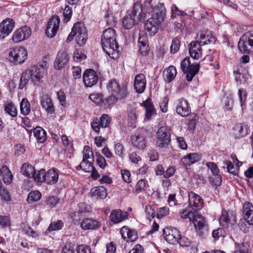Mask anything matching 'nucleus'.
I'll use <instances>...</instances> for the list:
<instances>
[{
	"instance_id": "obj_29",
	"label": "nucleus",
	"mask_w": 253,
	"mask_h": 253,
	"mask_svg": "<svg viewBox=\"0 0 253 253\" xmlns=\"http://www.w3.org/2000/svg\"><path fill=\"white\" fill-rule=\"evenodd\" d=\"M91 197L104 199L107 196V189L104 186H97L91 189L89 192Z\"/></svg>"
},
{
	"instance_id": "obj_32",
	"label": "nucleus",
	"mask_w": 253,
	"mask_h": 253,
	"mask_svg": "<svg viewBox=\"0 0 253 253\" xmlns=\"http://www.w3.org/2000/svg\"><path fill=\"white\" fill-rule=\"evenodd\" d=\"M132 145L138 149H143L146 147V141L144 136L138 134L134 135L131 138Z\"/></svg>"
},
{
	"instance_id": "obj_16",
	"label": "nucleus",
	"mask_w": 253,
	"mask_h": 253,
	"mask_svg": "<svg viewBox=\"0 0 253 253\" xmlns=\"http://www.w3.org/2000/svg\"><path fill=\"white\" fill-rule=\"evenodd\" d=\"M15 25L13 19L7 18L0 23V38L3 39L13 30Z\"/></svg>"
},
{
	"instance_id": "obj_25",
	"label": "nucleus",
	"mask_w": 253,
	"mask_h": 253,
	"mask_svg": "<svg viewBox=\"0 0 253 253\" xmlns=\"http://www.w3.org/2000/svg\"><path fill=\"white\" fill-rule=\"evenodd\" d=\"M68 55L65 51L59 52L54 61V68L56 69L64 68L68 62Z\"/></svg>"
},
{
	"instance_id": "obj_4",
	"label": "nucleus",
	"mask_w": 253,
	"mask_h": 253,
	"mask_svg": "<svg viewBox=\"0 0 253 253\" xmlns=\"http://www.w3.org/2000/svg\"><path fill=\"white\" fill-rule=\"evenodd\" d=\"M107 87L109 91L113 93L118 100L125 99L128 94L126 85H121L117 80H110Z\"/></svg>"
},
{
	"instance_id": "obj_22",
	"label": "nucleus",
	"mask_w": 253,
	"mask_h": 253,
	"mask_svg": "<svg viewBox=\"0 0 253 253\" xmlns=\"http://www.w3.org/2000/svg\"><path fill=\"white\" fill-rule=\"evenodd\" d=\"M162 21L152 16L145 23V29L151 35H155L158 31L159 25Z\"/></svg>"
},
{
	"instance_id": "obj_36",
	"label": "nucleus",
	"mask_w": 253,
	"mask_h": 253,
	"mask_svg": "<svg viewBox=\"0 0 253 253\" xmlns=\"http://www.w3.org/2000/svg\"><path fill=\"white\" fill-rule=\"evenodd\" d=\"M0 175L5 183H10L12 179V174L9 169L5 166H3L0 169Z\"/></svg>"
},
{
	"instance_id": "obj_17",
	"label": "nucleus",
	"mask_w": 253,
	"mask_h": 253,
	"mask_svg": "<svg viewBox=\"0 0 253 253\" xmlns=\"http://www.w3.org/2000/svg\"><path fill=\"white\" fill-rule=\"evenodd\" d=\"M196 41L202 45L214 44L215 42V38L210 32L201 31L197 34Z\"/></svg>"
},
{
	"instance_id": "obj_42",
	"label": "nucleus",
	"mask_w": 253,
	"mask_h": 253,
	"mask_svg": "<svg viewBox=\"0 0 253 253\" xmlns=\"http://www.w3.org/2000/svg\"><path fill=\"white\" fill-rule=\"evenodd\" d=\"M20 111L23 115H27L30 112V104L26 98L22 99L20 103Z\"/></svg>"
},
{
	"instance_id": "obj_41",
	"label": "nucleus",
	"mask_w": 253,
	"mask_h": 253,
	"mask_svg": "<svg viewBox=\"0 0 253 253\" xmlns=\"http://www.w3.org/2000/svg\"><path fill=\"white\" fill-rule=\"evenodd\" d=\"M118 100L115 96L111 93L109 96L103 99V104L105 108H109L114 105Z\"/></svg>"
},
{
	"instance_id": "obj_50",
	"label": "nucleus",
	"mask_w": 253,
	"mask_h": 253,
	"mask_svg": "<svg viewBox=\"0 0 253 253\" xmlns=\"http://www.w3.org/2000/svg\"><path fill=\"white\" fill-rule=\"evenodd\" d=\"M144 212L146 218L149 220L151 221L155 216V213L154 209L152 206L147 205L145 206L144 209Z\"/></svg>"
},
{
	"instance_id": "obj_30",
	"label": "nucleus",
	"mask_w": 253,
	"mask_h": 253,
	"mask_svg": "<svg viewBox=\"0 0 253 253\" xmlns=\"http://www.w3.org/2000/svg\"><path fill=\"white\" fill-rule=\"evenodd\" d=\"M142 4L140 2H137L133 4L131 13L129 14L139 21L143 20L145 17V13L142 12Z\"/></svg>"
},
{
	"instance_id": "obj_64",
	"label": "nucleus",
	"mask_w": 253,
	"mask_h": 253,
	"mask_svg": "<svg viewBox=\"0 0 253 253\" xmlns=\"http://www.w3.org/2000/svg\"><path fill=\"white\" fill-rule=\"evenodd\" d=\"M77 253H90V248L85 245H80L77 247Z\"/></svg>"
},
{
	"instance_id": "obj_49",
	"label": "nucleus",
	"mask_w": 253,
	"mask_h": 253,
	"mask_svg": "<svg viewBox=\"0 0 253 253\" xmlns=\"http://www.w3.org/2000/svg\"><path fill=\"white\" fill-rule=\"evenodd\" d=\"M103 95L102 93H96L90 94L89 99L93 103L97 104H103Z\"/></svg>"
},
{
	"instance_id": "obj_33",
	"label": "nucleus",
	"mask_w": 253,
	"mask_h": 253,
	"mask_svg": "<svg viewBox=\"0 0 253 253\" xmlns=\"http://www.w3.org/2000/svg\"><path fill=\"white\" fill-rule=\"evenodd\" d=\"M166 8L163 3H159L155 8H154L152 16L163 21L166 14Z\"/></svg>"
},
{
	"instance_id": "obj_21",
	"label": "nucleus",
	"mask_w": 253,
	"mask_h": 253,
	"mask_svg": "<svg viewBox=\"0 0 253 253\" xmlns=\"http://www.w3.org/2000/svg\"><path fill=\"white\" fill-rule=\"evenodd\" d=\"M120 233L122 238L126 242H133L137 238V232L134 230L129 229L126 226L122 227Z\"/></svg>"
},
{
	"instance_id": "obj_7",
	"label": "nucleus",
	"mask_w": 253,
	"mask_h": 253,
	"mask_svg": "<svg viewBox=\"0 0 253 253\" xmlns=\"http://www.w3.org/2000/svg\"><path fill=\"white\" fill-rule=\"evenodd\" d=\"M238 47L243 53L249 54L253 49V32H248L241 36Z\"/></svg>"
},
{
	"instance_id": "obj_54",
	"label": "nucleus",
	"mask_w": 253,
	"mask_h": 253,
	"mask_svg": "<svg viewBox=\"0 0 253 253\" xmlns=\"http://www.w3.org/2000/svg\"><path fill=\"white\" fill-rule=\"evenodd\" d=\"M86 58V55L84 54L82 50L77 49L74 53L73 59L76 62H81Z\"/></svg>"
},
{
	"instance_id": "obj_19",
	"label": "nucleus",
	"mask_w": 253,
	"mask_h": 253,
	"mask_svg": "<svg viewBox=\"0 0 253 253\" xmlns=\"http://www.w3.org/2000/svg\"><path fill=\"white\" fill-rule=\"evenodd\" d=\"M128 217V213L121 210H113L109 216L110 221L114 224L122 222Z\"/></svg>"
},
{
	"instance_id": "obj_52",
	"label": "nucleus",
	"mask_w": 253,
	"mask_h": 253,
	"mask_svg": "<svg viewBox=\"0 0 253 253\" xmlns=\"http://www.w3.org/2000/svg\"><path fill=\"white\" fill-rule=\"evenodd\" d=\"M63 222L58 220L57 221L51 222L47 228V230L49 231H53L55 230H60L63 226Z\"/></svg>"
},
{
	"instance_id": "obj_45",
	"label": "nucleus",
	"mask_w": 253,
	"mask_h": 253,
	"mask_svg": "<svg viewBox=\"0 0 253 253\" xmlns=\"http://www.w3.org/2000/svg\"><path fill=\"white\" fill-rule=\"evenodd\" d=\"M4 111L12 117H15L17 115V109L12 103H8L5 105Z\"/></svg>"
},
{
	"instance_id": "obj_31",
	"label": "nucleus",
	"mask_w": 253,
	"mask_h": 253,
	"mask_svg": "<svg viewBox=\"0 0 253 253\" xmlns=\"http://www.w3.org/2000/svg\"><path fill=\"white\" fill-rule=\"evenodd\" d=\"M234 134L236 138H239L247 135L249 133V127L244 124L236 125L234 128Z\"/></svg>"
},
{
	"instance_id": "obj_9",
	"label": "nucleus",
	"mask_w": 253,
	"mask_h": 253,
	"mask_svg": "<svg viewBox=\"0 0 253 253\" xmlns=\"http://www.w3.org/2000/svg\"><path fill=\"white\" fill-rule=\"evenodd\" d=\"M237 223L236 213L233 211L222 210L219 218V223L224 228H231Z\"/></svg>"
},
{
	"instance_id": "obj_20",
	"label": "nucleus",
	"mask_w": 253,
	"mask_h": 253,
	"mask_svg": "<svg viewBox=\"0 0 253 253\" xmlns=\"http://www.w3.org/2000/svg\"><path fill=\"white\" fill-rule=\"evenodd\" d=\"M41 105L47 114L54 113V107L51 98L47 94H43L41 97Z\"/></svg>"
},
{
	"instance_id": "obj_12",
	"label": "nucleus",
	"mask_w": 253,
	"mask_h": 253,
	"mask_svg": "<svg viewBox=\"0 0 253 253\" xmlns=\"http://www.w3.org/2000/svg\"><path fill=\"white\" fill-rule=\"evenodd\" d=\"M203 200L198 195L193 192L189 193V205L185 209H192V211L200 210L203 207Z\"/></svg>"
},
{
	"instance_id": "obj_38",
	"label": "nucleus",
	"mask_w": 253,
	"mask_h": 253,
	"mask_svg": "<svg viewBox=\"0 0 253 253\" xmlns=\"http://www.w3.org/2000/svg\"><path fill=\"white\" fill-rule=\"evenodd\" d=\"M136 19L132 17L131 14L125 16L122 20L123 27L127 29H131L135 24Z\"/></svg>"
},
{
	"instance_id": "obj_63",
	"label": "nucleus",
	"mask_w": 253,
	"mask_h": 253,
	"mask_svg": "<svg viewBox=\"0 0 253 253\" xmlns=\"http://www.w3.org/2000/svg\"><path fill=\"white\" fill-rule=\"evenodd\" d=\"M212 235L214 239L216 240L220 237H224L226 234L225 231L222 228H218L212 231Z\"/></svg>"
},
{
	"instance_id": "obj_35",
	"label": "nucleus",
	"mask_w": 253,
	"mask_h": 253,
	"mask_svg": "<svg viewBox=\"0 0 253 253\" xmlns=\"http://www.w3.org/2000/svg\"><path fill=\"white\" fill-rule=\"evenodd\" d=\"M33 133L40 143H43L46 140V132L42 127L37 126L34 129Z\"/></svg>"
},
{
	"instance_id": "obj_58",
	"label": "nucleus",
	"mask_w": 253,
	"mask_h": 253,
	"mask_svg": "<svg viewBox=\"0 0 253 253\" xmlns=\"http://www.w3.org/2000/svg\"><path fill=\"white\" fill-rule=\"evenodd\" d=\"M224 164L226 166L227 170L230 173L236 174L237 173V169L234 167L232 163L230 161H224Z\"/></svg>"
},
{
	"instance_id": "obj_57",
	"label": "nucleus",
	"mask_w": 253,
	"mask_h": 253,
	"mask_svg": "<svg viewBox=\"0 0 253 253\" xmlns=\"http://www.w3.org/2000/svg\"><path fill=\"white\" fill-rule=\"evenodd\" d=\"M96 163L98 166L101 169H104L106 165V162L105 158L99 153H96Z\"/></svg>"
},
{
	"instance_id": "obj_27",
	"label": "nucleus",
	"mask_w": 253,
	"mask_h": 253,
	"mask_svg": "<svg viewBox=\"0 0 253 253\" xmlns=\"http://www.w3.org/2000/svg\"><path fill=\"white\" fill-rule=\"evenodd\" d=\"M243 208L245 219L249 225H253V205L251 203L246 202Z\"/></svg>"
},
{
	"instance_id": "obj_44",
	"label": "nucleus",
	"mask_w": 253,
	"mask_h": 253,
	"mask_svg": "<svg viewBox=\"0 0 253 253\" xmlns=\"http://www.w3.org/2000/svg\"><path fill=\"white\" fill-rule=\"evenodd\" d=\"M176 74V70L173 66H170L163 72V75L167 79H174Z\"/></svg>"
},
{
	"instance_id": "obj_10",
	"label": "nucleus",
	"mask_w": 253,
	"mask_h": 253,
	"mask_svg": "<svg viewBox=\"0 0 253 253\" xmlns=\"http://www.w3.org/2000/svg\"><path fill=\"white\" fill-rule=\"evenodd\" d=\"M180 68L186 74L187 79H192L199 72V65L197 64H191L189 58H185L181 62Z\"/></svg>"
},
{
	"instance_id": "obj_60",
	"label": "nucleus",
	"mask_w": 253,
	"mask_h": 253,
	"mask_svg": "<svg viewBox=\"0 0 253 253\" xmlns=\"http://www.w3.org/2000/svg\"><path fill=\"white\" fill-rule=\"evenodd\" d=\"M210 182L214 186H218L221 184L222 178L220 175H213L210 178Z\"/></svg>"
},
{
	"instance_id": "obj_3",
	"label": "nucleus",
	"mask_w": 253,
	"mask_h": 253,
	"mask_svg": "<svg viewBox=\"0 0 253 253\" xmlns=\"http://www.w3.org/2000/svg\"><path fill=\"white\" fill-rule=\"evenodd\" d=\"M76 36V40L80 45H84L87 40L86 30L83 24L80 22L74 24L72 31L67 39V42H71Z\"/></svg>"
},
{
	"instance_id": "obj_26",
	"label": "nucleus",
	"mask_w": 253,
	"mask_h": 253,
	"mask_svg": "<svg viewBox=\"0 0 253 253\" xmlns=\"http://www.w3.org/2000/svg\"><path fill=\"white\" fill-rule=\"evenodd\" d=\"M198 42H192L189 45V51L191 57L193 59H198L202 55L201 46Z\"/></svg>"
},
{
	"instance_id": "obj_62",
	"label": "nucleus",
	"mask_w": 253,
	"mask_h": 253,
	"mask_svg": "<svg viewBox=\"0 0 253 253\" xmlns=\"http://www.w3.org/2000/svg\"><path fill=\"white\" fill-rule=\"evenodd\" d=\"M169 212V209L168 207H164L160 208L157 213L156 216L158 218H161L163 217L166 216Z\"/></svg>"
},
{
	"instance_id": "obj_2",
	"label": "nucleus",
	"mask_w": 253,
	"mask_h": 253,
	"mask_svg": "<svg viewBox=\"0 0 253 253\" xmlns=\"http://www.w3.org/2000/svg\"><path fill=\"white\" fill-rule=\"evenodd\" d=\"M179 215L181 218H188L190 222L193 224L197 231L208 230L204 217L198 213V211H192V209H183L179 211Z\"/></svg>"
},
{
	"instance_id": "obj_23",
	"label": "nucleus",
	"mask_w": 253,
	"mask_h": 253,
	"mask_svg": "<svg viewBox=\"0 0 253 253\" xmlns=\"http://www.w3.org/2000/svg\"><path fill=\"white\" fill-rule=\"evenodd\" d=\"M58 170L55 169H50L45 171L44 183L47 185H52L55 184L58 181Z\"/></svg>"
},
{
	"instance_id": "obj_34",
	"label": "nucleus",
	"mask_w": 253,
	"mask_h": 253,
	"mask_svg": "<svg viewBox=\"0 0 253 253\" xmlns=\"http://www.w3.org/2000/svg\"><path fill=\"white\" fill-rule=\"evenodd\" d=\"M143 104L146 110V118L147 120H149L155 113V109L151 99L148 98L146 101L143 102Z\"/></svg>"
},
{
	"instance_id": "obj_55",
	"label": "nucleus",
	"mask_w": 253,
	"mask_h": 253,
	"mask_svg": "<svg viewBox=\"0 0 253 253\" xmlns=\"http://www.w3.org/2000/svg\"><path fill=\"white\" fill-rule=\"evenodd\" d=\"M180 41V40L177 38H174L172 42L171 45L170 46V51L172 53H175L177 52L179 49Z\"/></svg>"
},
{
	"instance_id": "obj_53",
	"label": "nucleus",
	"mask_w": 253,
	"mask_h": 253,
	"mask_svg": "<svg viewBox=\"0 0 253 253\" xmlns=\"http://www.w3.org/2000/svg\"><path fill=\"white\" fill-rule=\"evenodd\" d=\"M45 170L44 169H42L38 171V172L36 171L34 173V175L33 177L35 180L39 182H44V177L45 176Z\"/></svg>"
},
{
	"instance_id": "obj_47",
	"label": "nucleus",
	"mask_w": 253,
	"mask_h": 253,
	"mask_svg": "<svg viewBox=\"0 0 253 253\" xmlns=\"http://www.w3.org/2000/svg\"><path fill=\"white\" fill-rule=\"evenodd\" d=\"M42 197L41 193L38 191H33L30 192L27 199L29 203H32L39 201Z\"/></svg>"
},
{
	"instance_id": "obj_43",
	"label": "nucleus",
	"mask_w": 253,
	"mask_h": 253,
	"mask_svg": "<svg viewBox=\"0 0 253 253\" xmlns=\"http://www.w3.org/2000/svg\"><path fill=\"white\" fill-rule=\"evenodd\" d=\"M93 162L83 160L80 165L77 167L78 169H81L85 172H90L93 168Z\"/></svg>"
},
{
	"instance_id": "obj_18",
	"label": "nucleus",
	"mask_w": 253,
	"mask_h": 253,
	"mask_svg": "<svg viewBox=\"0 0 253 253\" xmlns=\"http://www.w3.org/2000/svg\"><path fill=\"white\" fill-rule=\"evenodd\" d=\"M177 113L182 117H186L191 113V108L188 102L183 98L177 101L176 108Z\"/></svg>"
},
{
	"instance_id": "obj_28",
	"label": "nucleus",
	"mask_w": 253,
	"mask_h": 253,
	"mask_svg": "<svg viewBox=\"0 0 253 253\" xmlns=\"http://www.w3.org/2000/svg\"><path fill=\"white\" fill-rule=\"evenodd\" d=\"M99 222L91 218H84L81 223V227L84 230L95 229L100 226Z\"/></svg>"
},
{
	"instance_id": "obj_39",
	"label": "nucleus",
	"mask_w": 253,
	"mask_h": 253,
	"mask_svg": "<svg viewBox=\"0 0 253 253\" xmlns=\"http://www.w3.org/2000/svg\"><path fill=\"white\" fill-rule=\"evenodd\" d=\"M138 46L140 53L143 55L147 54L149 51V47L145 38L139 37L138 42Z\"/></svg>"
},
{
	"instance_id": "obj_6",
	"label": "nucleus",
	"mask_w": 253,
	"mask_h": 253,
	"mask_svg": "<svg viewBox=\"0 0 253 253\" xmlns=\"http://www.w3.org/2000/svg\"><path fill=\"white\" fill-rule=\"evenodd\" d=\"M47 78V70L42 66H33L24 71L20 79H41Z\"/></svg>"
},
{
	"instance_id": "obj_40",
	"label": "nucleus",
	"mask_w": 253,
	"mask_h": 253,
	"mask_svg": "<svg viewBox=\"0 0 253 253\" xmlns=\"http://www.w3.org/2000/svg\"><path fill=\"white\" fill-rule=\"evenodd\" d=\"M83 160L89 161L90 162L94 161V156L92 150L89 146L85 145L83 151Z\"/></svg>"
},
{
	"instance_id": "obj_48",
	"label": "nucleus",
	"mask_w": 253,
	"mask_h": 253,
	"mask_svg": "<svg viewBox=\"0 0 253 253\" xmlns=\"http://www.w3.org/2000/svg\"><path fill=\"white\" fill-rule=\"evenodd\" d=\"M233 95L232 93H229L224 100L225 110L227 111H231L233 106Z\"/></svg>"
},
{
	"instance_id": "obj_46",
	"label": "nucleus",
	"mask_w": 253,
	"mask_h": 253,
	"mask_svg": "<svg viewBox=\"0 0 253 253\" xmlns=\"http://www.w3.org/2000/svg\"><path fill=\"white\" fill-rule=\"evenodd\" d=\"M146 80H134V87L138 93H142L146 87Z\"/></svg>"
},
{
	"instance_id": "obj_11",
	"label": "nucleus",
	"mask_w": 253,
	"mask_h": 253,
	"mask_svg": "<svg viewBox=\"0 0 253 253\" xmlns=\"http://www.w3.org/2000/svg\"><path fill=\"white\" fill-rule=\"evenodd\" d=\"M110 118L108 115L104 114L100 119L94 117L91 119L90 125L93 130L97 134L100 132V128H106L109 126L110 123Z\"/></svg>"
},
{
	"instance_id": "obj_59",
	"label": "nucleus",
	"mask_w": 253,
	"mask_h": 253,
	"mask_svg": "<svg viewBox=\"0 0 253 253\" xmlns=\"http://www.w3.org/2000/svg\"><path fill=\"white\" fill-rule=\"evenodd\" d=\"M61 253H75L74 245L70 242L66 243L63 247Z\"/></svg>"
},
{
	"instance_id": "obj_51",
	"label": "nucleus",
	"mask_w": 253,
	"mask_h": 253,
	"mask_svg": "<svg viewBox=\"0 0 253 253\" xmlns=\"http://www.w3.org/2000/svg\"><path fill=\"white\" fill-rule=\"evenodd\" d=\"M83 79L87 78L88 79H98L100 77L94 70L91 69H86L83 75Z\"/></svg>"
},
{
	"instance_id": "obj_13",
	"label": "nucleus",
	"mask_w": 253,
	"mask_h": 253,
	"mask_svg": "<svg viewBox=\"0 0 253 253\" xmlns=\"http://www.w3.org/2000/svg\"><path fill=\"white\" fill-rule=\"evenodd\" d=\"M31 35V30L28 26H23L16 30L13 34L12 40L18 43L28 39Z\"/></svg>"
},
{
	"instance_id": "obj_15",
	"label": "nucleus",
	"mask_w": 253,
	"mask_h": 253,
	"mask_svg": "<svg viewBox=\"0 0 253 253\" xmlns=\"http://www.w3.org/2000/svg\"><path fill=\"white\" fill-rule=\"evenodd\" d=\"M59 23L60 18L58 16H53L50 18L45 31V34L47 37L52 38L56 35L59 29Z\"/></svg>"
},
{
	"instance_id": "obj_24",
	"label": "nucleus",
	"mask_w": 253,
	"mask_h": 253,
	"mask_svg": "<svg viewBox=\"0 0 253 253\" xmlns=\"http://www.w3.org/2000/svg\"><path fill=\"white\" fill-rule=\"evenodd\" d=\"M201 159V155L196 153H189L181 159V163L184 166H190Z\"/></svg>"
},
{
	"instance_id": "obj_37",
	"label": "nucleus",
	"mask_w": 253,
	"mask_h": 253,
	"mask_svg": "<svg viewBox=\"0 0 253 253\" xmlns=\"http://www.w3.org/2000/svg\"><path fill=\"white\" fill-rule=\"evenodd\" d=\"M35 169L31 164L28 163L24 164L21 168V172L23 175L28 177H31L34 175Z\"/></svg>"
},
{
	"instance_id": "obj_5",
	"label": "nucleus",
	"mask_w": 253,
	"mask_h": 253,
	"mask_svg": "<svg viewBox=\"0 0 253 253\" xmlns=\"http://www.w3.org/2000/svg\"><path fill=\"white\" fill-rule=\"evenodd\" d=\"M27 54L26 48L23 47L17 46L11 48L8 52V60L14 64H21L27 58Z\"/></svg>"
},
{
	"instance_id": "obj_8",
	"label": "nucleus",
	"mask_w": 253,
	"mask_h": 253,
	"mask_svg": "<svg viewBox=\"0 0 253 253\" xmlns=\"http://www.w3.org/2000/svg\"><path fill=\"white\" fill-rule=\"evenodd\" d=\"M156 144L159 148H166L170 141L169 129L165 126L160 127L156 133Z\"/></svg>"
},
{
	"instance_id": "obj_61",
	"label": "nucleus",
	"mask_w": 253,
	"mask_h": 253,
	"mask_svg": "<svg viewBox=\"0 0 253 253\" xmlns=\"http://www.w3.org/2000/svg\"><path fill=\"white\" fill-rule=\"evenodd\" d=\"M114 151L116 155L122 158L124 155L123 153L124 151V148L123 145L120 143H117L115 145Z\"/></svg>"
},
{
	"instance_id": "obj_14",
	"label": "nucleus",
	"mask_w": 253,
	"mask_h": 253,
	"mask_svg": "<svg viewBox=\"0 0 253 253\" xmlns=\"http://www.w3.org/2000/svg\"><path fill=\"white\" fill-rule=\"evenodd\" d=\"M165 239L171 244L178 243L180 239V232L174 228L167 227L163 230Z\"/></svg>"
},
{
	"instance_id": "obj_1",
	"label": "nucleus",
	"mask_w": 253,
	"mask_h": 253,
	"mask_svg": "<svg viewBox=\"0 0 253 253\" xmlns=\"http://www.w3.org/2000/svg\"><path fill=\"white\" fill-rule=\"evenodd\" d=\"M101 43L103 50L110 58L114 59L119 58L121 50L116 40L115 31L113 28H108L103 32Z\"/></svg>"
},
{
	"instance_id": "obj_56",
	"label": "nucleus",
	"mask_w": 253,
	"mask_h": 253,
	"mask_svg": "<svg viewBox=\"0 0 253 253\" xmlns=\"http://www.w3.org/2000/svg\"><path fill=\"white\" fill-rule=\"evenodd\" d=\"M238 96L240 101L241 106L243 107L247 100V93L246 91L241 88L239 89L238 90Z\"/></svg>"
}]
</instances>
